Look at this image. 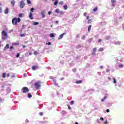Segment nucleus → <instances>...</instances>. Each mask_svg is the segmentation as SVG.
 I'll return each mask as SVG.
<instances>
[{
  "instance_id": "obj_48",
  "label": "nucleus",
  "mask_w": 124,
  "mask_h": 124,
  "mask_svg": "<svg viewBox=\"0 0 124 124\" xmlns=\"http://www.w3.org/2000/svg\"><path fill=\"white\" fill-rule=\"evenodd\" d=\"M106 111H107V113H109V112H110V110L108 109H107Z\"/></svg>"
},
{
  "instance_id": "obj_12",
  "label": "nucleus",
  "mask_w": 124,
  "mask_h": 124,
  "mask_svg": "<svg viewBox=\"0 0 124 124\" xmlns=\"http://www.w3.org/2000/svg\"><path fill=\"white\" fill-rule=\"evenodd\" d=\"M54 0H55V2H54V4L55 5H57L59 2V0H52V1H54Z\"/></svg>"
},
{
  "instance_id": "obj_21",
  "label": "nucleus",
  "mask_w": 124,
  "mask_h": 124,
  "mask_svg": "<svg viewBox=\"0 0 124 124\" xmlns=\"http://www.w3.org/2000/svg\"><path fill=\"white\" fill-rule=\"evenodd\" d=\"M112 5H114V3H116V0H111Z\"/></svg>"
},
{
  "instance_id": "obj_13",
  "label": "nucleus",
  "mask_w": 124,
  "mask_h": 124,
  "mask_svg": "<svg viewBox=\"0 0 124 124\" xmlns=\"http://www.w3.org/2000/svg\"><path fill=\"white\" fill-rule=\"evenodd\" d=\"M50 37H55V35H56L55 33H51L49 34Z\"/></svg>"
},
{
  "instance_id": "obj_55",
  "label": "nucleus",
  "mask_w": 124,
  "mask_h": 124,
  "mask_svg": "<svg viewBox=\"0 0 124 124\" xmlns=\"http://www.w3.org/2000/svg\"><path fill=\"white\" fill-rule=\"evenodd\" d=\"M23 48H26V46L25 45H23Z\"/></svg>"
},
{
  "instance_id": "obj_9",
  "label": "nucleus",
  "mask_w": 124,
  "mask_h": 124,
  "mask_svg": "<svg viewBox=\"0 0 124 124\" xmlns=\"http://www.w3.org/2000/svg\"><path fill=\"white\" fill-rule=\"evenodd\" d=\"M29 17L30 18V19H31V20H32L33 19V17L32 16V13H30Z\"/></svg>"
},
{
  "instance_id": "obj_56",
  "label": "nucleus",
  "mask_w": 124,
  "mask_h": 124,
  "mask_svg": "<svg viewBox=\"0 0 124 124\" xmlns=\"http://www.w3.org/2000/svg\"><path fill=\"white\" fill-rule=\"evenodd\" d=\"M68 109H71V107H68Z\"/></svg>"
},
{
  "instance_id": "obj_25",
  "label": "nucleus",
  "mask_w": 124,
  "mask_h": 124,
  "mask_svg": "<svg viewBox=\"0 0 124 124\" xmlns=\"http://www.w3.org/2000/svg\"><path fill=\"white\" fill-rule=\"evenodd\" d=\"M38 24H39L38 22H35L33 23V25H34V26H36V25H38Z\"/></svg>"
},
{
  "instance_id": "obj_29",
  "label": "nucleus",
  "mask_w": 124,
  "mask_h": 124,
  "mask_svg": "<svg viewBox=\"0 0 124 124\" xmlns=\"http://www.w3.org/2000/svg\"><path fill=\"white\" fill-rule=\"evenodd\" d=\"M99 51L100 52H102V51H103V48L102 47L100 48V49H99Z\"/></svg>"
},
{
  "instance_id": "obj_45",
  "label": "nucleus",
  "mask_w": 124,
  "mask_h": 124,
  "mask_svg": "<svg viewBox=\"0 0 124 124\" xmlns=\"http://www.w3.org/2000/svg\"><path fill=\"white\" fill-rule=\"evenodd\" d=\"M2 12V9L1 8H0V13H1Z\"/></svg>"
},
{
  "instance_id": "obj_14",
  "label": "nucleus",
  "mask_w": 124,
  "mask_h": 124,
  "mask_svg": "<svg viewBox=\"0 0 124 124\" xmlns=\"http://www.w3.org/2000/svg\"><path fill=\"white\" fill-rule=\"evenodd\" d=\"M11 3L13 5V6H14L15 5V0H12L11 1Z\"/></svg>"
},
{
  "instance_id": "obj_11",
  "label": "nucleus",
  "mask_w": 124,
  "mask_h": 124,
  "mask_svg": "<svg viewBox=\"0 0 124 124\" xmlns=\"http://www.w3.org/2000/svg\"><path fill=\"white\" fill-rule=\"evenodd\" d=\"M8 48H9V44H7L4 48V51H6Z\"/></svg>"
},
{
  "instance_id": "obj_2",
  "label": "nucleus",
  "mask_w": 124,
  "mask_h": 124,
  "mask_svg": "<svg viewBox=\"0 0 124 124\" xmlns=\"http://www.w3.org/2000/svg\"><path fill=\"white\" fill-rule=\"evenodd\" d=\"M20 22H21V18L19 17L17 19V18H14L12 20V23L13 25H14V26H16L17 23H20Z\"/></svg>"
},
{
  "instance_id": "obj_40",
  "label": "nucleus",
  "mask_w": 124,
  "mask_h": 124,
  "mask_svg": "<svg viewBox=\"0 0 124 124\" xmlns=\"http://www.w3.org/2000/svg\"><path fill=\"white\" fill-rule=\"evenodd\" d=\"M59 4H60L61 5H62V4H63V1H61L59 3Z\"/></svg>"
},
{
  "instance_id": "obj_43",
  "label": "nucleus",
  "mask_w": 124,
  "mask_h": 124,
  "mask_svg": "<svg viewBox=\"0 0 124 124\" xmlns=\"http://www.w3.org/2000/svg\"><path fill=\"white\" fill-rule=\"evenodd\" d=\"M39 115H40V116L43 115V112H41L39 113Z\"/></svg>"
},
{
  "instance_id": "obj_17",
  "label": "nucleus",
  "mask_w": 124,
  "mask_h": 124,
  "mask_svg": "<svg viewBox=\"0 0 124 124\" xmlns=\"http://www.w3.org/2000/svg\"><path fill=\"white\" fill-rule=\"evenodd\" d=\"M67 5H65L63 6V9H64V10H67Z\"/></svg>"
},
{
  "instance_id": "obj_30",
  "label": "nucleus",
  "mask_w": 124,
  "mask_h": 124,
  "mask_svg": "<svg viewBox=\"0 0 124 124\" xmlns=\"http://www.w3.org/2000/svg\"><path fill=\"white\" fill-rule=\"evenodd\" d=\"M5 75H6L5 73H3V74H2L3 78H5Z\"/></svg>"
},
{
  "instance_id": "obj_50",
  "label": "nucleus",
  "mask_w": 124,
  "mask_h": 124,
  "mask_svg": "<svg viewBox=\"0 0 124 124\" xmlns=\"http://www.w3.org/2000/svg\"><path fill=\"white\" fill-rule=\"evenodd\" d=\"M100 120L101 121H104V119H103V118L101 117Z\"/></svg>"
},
{
  "instance_id": "obj_7",
  "label": "nucleus",
  "mask_w": 124,
  "mask_h": 124,
  "mask_svg": "<svg viewBox=\"0 0 124 124\" xmlns=\"http://www.w3.org/2000/svg\"><path fill=\"white\" fill-rule=\"evenodd\" d=\"M65 34H66V33H63L62 34H61L59 37V40H60V39H62V37H63V36L65 35Z\"/></svg>"
},
{
  "instance_id": "obj_27",
  "label": "nucleus",
  "mask_w": 124,
  "mask_h": 124,
  "mask_svg": "<svg viewBox=\"0 0 124 124\" xmlns=\"http://www.w3.org/2000/svg\"><path fill=\"white\" fill-rule=\"evenodd\" d=\"M27 2L28 4H31V0H27Z\"/></svg>"
},
{
  "instance_id": "obj_6",
  "label": "nucleus",
  "mask_w": 124,
  "mask_h": 124,
  "mask_svg": "<svg viewBox=\"0 0 124 124\" xmlns=\"http://www.w3.org/2000/svg\"><path fill=\"white\" fill-rule=\"evenodd\" d=\"M22 92L24 93H28L29 92V89L27 87H23L22 88Z\"/></svg>"
},
{
  "instance_id": "obj_39",
  "label": "nucleus",
  "mask_w": 124,
  "mask_h": 124,
  "mask_svg": "<svg viewBox=\"0 0 124 124\" xmlns=\"http://www.w3.org/2000/svg\"><path fill=\"white\" fill-rule=\"evenodd\" d=\"M113 80H114V81H113V83H117V80H116V79L113 78Z\"/></svg>"
},
{
  "instance_id": "obj_44",
  "label": "nucleus",
  "mask_w": 124,
  "mask_h": 124,
  "mask_svg": "<svg viewBox=\"0 0 124 124\" xmlns=\"http://www.w3.org/2000/svg\"><path fill=\"white\" fill-rule=\"evenodd\" d=\"M46 44L47 45H51V42L46 43Z\"/></svg>"
},
{
  "instance_id": "obj_64",
  "label": "nucleus",
  "mask_w": 124,
  "mask_h": 124,
  "mask_svg": "<svg viewBox=\"0 0 124 124\" xmlns=\"http://www.w3.org/2000/svg\"><path fill=\"white\" fill-rule=\"evenodd\" d=\"M29 54H30V55H31V53H30Z\"/></svg>"
},
{
  "instance_id": "obj_46",
  "label": "nucleus",
  "mask_w": 124,
  "mask_h": 124,
  "mask_svg": "<svg viewBox=\"0 0 124 124\" xmlns=\"http://www.w3.org/2000/svg\"><path fill=\"white\" fill-rule=\"evenodd\" d=\"M9 76H10V74H8L7 75L6 77L8 78V77H9Z\"/></svg>"
},
{
  "instance_id": "obj_20",
  "label": "nucleus",
  "mask_w": 124,
  "mask_h": 124,
  "mask_svg": "<svg viewBox=\"0 0 124 124\" xmlns=\"http://www.w3.org/2000/svg\"><path fill=\"white\" fill-rule=\"evenodd\" d=\"M31 93H28V98H31Z\"/></svg>"
},
{
  "instance_id": "obj_49",
  "label": "nucleus",
  "mask_w": 124,
  "mask_h": 124,
  "mask_svg": "<svg viewBox=\"0 0 124 124\" xmlns=\"http://www.w3.org/2000/svg\"><path fill=\"white\" fill-rule=\"evenodd\" d=\"M107 72H109L110 71V70L109 69H108L106 70Z\"/></svg>"
},
{
  "instance_id": "obj_10",
  "label": "nucleus",
  "mask_w": 124,
  "mask_h": 124,
  "mask_svg": "<svg viewBox=\"0 0 124 124\" xmlns=\"http://www.w3.org/2000/svg\"><path fill=\"white\" fill-rule=\"evenodd\" d=\"M32 70H36V69H38V66H33L32 67Z\"/></svg>"
},
{
  "instance_id": "obj_1",
  "label": "nucleus",
  "mask_w": 124,
  "mask_h": 124,
  "mask_svg": "<svg viewBox=\"0 0 124 124\" xmlns=\"http://www.w3.org/2000/svg\"><path fill=\"white\" fill-rule=\"evenodd\" d=\"M7 37H8L7 32L4 30L2 31L1 32V38L2 40H5Z\"/></svg>"
},
{
  "instance_id": "obj_35",
  "label": "nucleus",
  "mask_w": 124,
  "mask_h": 124,
  "mask_svg": "<svg viewBox=\"0 0 124 124\" xmlns=\"http://www.w3.org/2000/svg\"><path fill=\"white\" fill-rule=\"evenodd\" d=\"M119 67H120V68H122V67H124V65H122V64L119 65Z\"/></svg>"
},
{
  "instance_id": "obj_16",
  "label": "nucleus",
  "mask_w": 124,
  "mask_h": 124,
  "mask_svg": "<svg viewBox=\"0 0 124 124\" xmlns=\"http://www.w3.org/2000/svg\"><path fill=\"white\" fill-rule=\"evenodd\" d=\"M23 16H24V14H22V13L19 14L18 15V17H19L20 18H22Z\"/></svg>"
},
{
  "instance_id": "obj_41",
  "label": "nucleus",
  "mask_w": 124,
  "mask_h": 124,
  "mask_svg": "<svg viewBox=\"0 0 124 124\" xmlns=\"http://www.w3.org/2000/svg\"><path fill=\"white\" fill-rule=\"evenodd\" d=\"M19 57H20V54L18 53L16 55V58H19Z\"/></svg>"
},
{
  "instance_id": "obj_53",
  "label": "nucleus",
  "mask_w": 124,
  "mask_h": 124,
  "mask_svg": "<svg viewBox=\"0 0 124 124\" xmlns=\"http://www.w3.org/2000/svg\"><path fill=\"white\" fill-rule=\"evenodd\" d=\"M98 42H101V39H99Z\"/></svg>"
},
{
  "instance_id": "obj_47",
  "label": "nucleus",
  "mask_w": 124,
  "mask_h": 124,
  "mask_svg": "<svg viewBox=\"0 0 124 124\" xmlns=\"http://www.w3.org/2000/svg\"><path fill=\"white\" fill-rule=\"evenodd\" d=\"M89 18H90V16H87V17H86V19L87 20H89Z\"/></svg>"
},
{
  "instance_id": "obj_42",
  "label": "nucleus",
  "mask_w": 124,
  "mask_h": 124,
  "mask_svg": "<svg viewBox=\"0 0 124 124\" xmlns=\"http://www.w3.org/2000/svg\"><path fill=\"white\" fill-rule=\"evenodd\" d=\"M12 78H15L16 77L15 75H13L11 76Z\"/></svg>"
},
{
  "instance_id": "obj_3",
  "label": "nucleus",
  "mask_w": 124,
  "mask_h": 124,
  "mask_svg": "<svg viewBox=\"0 0 124 124\" xmlns=\"http://www.w3.org/2000/svg\"><path fill=\"white\" fill-rule=\"evenodd\" d=\"M40 82H37L34 83V86L36 87V89H39L40 88Z\"/></svg>"
},
{
  "instance_id": "obj_8",
  "label": "nucleus",
  "mask_w": 124,
  "mask_h": 124,
  "mask_svg": "<svg viewBox=\"0 0 124 124\" xmlns=\"http://www.w3.org/2000/svg\"><path fill=\"white\" fill-rule=\"evenodd\" d=\"M8 12H9V9L8 7L6 8V9L4 11V13L5 14H8Z\"/></svg>"
},
{
  "instance_id": "obj_59",
  "label": "nucleus",
  "mask_w": 124,
  "mask_h": 124,
  "mask_svg": "<svg viewBox=\"0 0 124 124\" xmlns=\"http://www.w3.org/2000/svg\"><path fill=\"white\" fill-rule=\"evenodd\" d=\"M73 71H76V69H74V70H73Z\"/></svg>"
},
{
  "instance_id": "obj_38",
  "label": "nucleus",
  "mask_w": 124,
  "mask_h": 124,
  "mask_svg": "<svg viewBox=\"0 0 124 124\" xmlns=\"http://www.w3.org/2000/svg\"><path fill=\"white\" fill-rule=\"evenodd\" d=\"M91 23H92V19L89 20L88 22V24H91Z\"/></svg>"
},
{
  "instance_id": "obj_60",
  "label": "nucleus",
  "mask_w": 124,
  "mask_h": 124,
  "mask_svg": "<svg viewBox=\"0 0 124 124\" xmlns=\"http://www.w3.org/2000/svg\"><path fill=\"white\" fill-rule=\"evenodd\" d=\"M101 101H102V102H103V101H104V99H102V100H101Z\"/></svg>"
},
{
  "instance_id": "obj_37",
  "label": "nucleus",
  "mask_w": 124,
  "mask_h": 124,
  "mask_svg": "<svg viewBox=\"0 0 124 124\" xmlns=\"http://www.w3.org/2000/svg\"><path fill=\"white\" fill-rule=\"evenodd\" d=\"M84 16H87V15H88V13H87L86 12H85L83 14Z\"/></svg>"
},
{
  "instance_id": "obj_54",
  "label": "nucleus",
  "mask_w": 124,
  "mask_h": 124,
  "mask_svg": "<svg viewBox=\"0 0 124 124\" xmlns=\"http://www.w3.org/2000/svg\"><path fill=\"white\" fill-rule=\"evenodd\" d=\"M10 49H13V46H11L10 47Z\"/></svg>"
},
{
  "instance_id": "obj_15",
  "label": "nucleus",
  "mask_w": 124,
  "mask_h": 124,
  "mask_svg": "<svg viewBox=\"0 0 124 124\" xmlns=\"http://www.w3.org/2000/svg\"><path fill=\"white\" fill-rule=\"evenodd\" d=\"M55 12L56 13H57L58 14H59L60 13V10L59 9H57L55 10Z\"/></svg>"
},
{
  "instance_id": "obj_63",
  "label": "nucleus",
  "mask_w": 124,
  "mask_h": 124,
  "mask_svg": "<svg viewBox=\"0 0 124 124\" xmlns=\"http://www.w3.org/2000/svg\"><path fill=\"white\" fill-rule=\"evenodd\" d=\"M1 42H0V44H1Z\"/></svg>"
},
{
  "instance_id": "obj_19",
  "label": "nucleus",
  "mask_w": 124,
  "mask_h": 124,
  "mask_svg": "<svg viewBox=\"0 0 124 124\" xmlns=\"http://www.w3.org/2000/svg\"><path fill=\"white\" fill-rule=\"evenodd\" d=\"M93 52L92 53V55H94V52H96V48H94L93 49Z\"/></svg>"
},
{
  "instance_id": "obj_33",
  "label": "nucleus",
  "mask_w": 124,
  "mask_h": 124,
  "mask_svg": "<svg viewBox=\"0 0 124 124\" xmlns=\"http://www.w3.org/2000/svg\"><path fill=\"white\" fill-rule=\"evenodd\" d=\"M59 14H61V15H62V14H63V12L60 11Z\"/></svg>"
},
{
  "instance_id": "obj_62",
  "label": "nucleus",
  "mask_w": 124,
  "mask_h": 124,
  "mask_svg": "<svg viewBox=\"0 0 124 124\" xmlns=\"http://www.w3.org/2000/svg\"><path fill=\"white\" fill-rule=\"evenodd\" d=\"M75 124H78V123L76 122V123H75Z\"/></svg>"
},
{
  "instance_id": "obj_57",
  "label": "nucleus",
  "mask_w": 124,
  "mask_h": 124,
  "mask_svg": "<svg viewBox=\"0 0 124 124\" xmlns=\"http://www.w3.org/2000/svg\"><path fill=\"white\" fill-rule=\"evenodd\" d=\"M56 23L57 24H58V23H59V21H56Z\"/></svg>"
},
{
  "instance_id": "obj_18",
  "label": "nucleus",
  "mask_w": 124,
  "mask_h": 124,
  "mask_svg": "<svg viewBox=\"0 0 124 124\" xmlns=\"http://www.w3.org/2000/svg\"><path fill=\"white\" fill-rule=\"evenodd\" d=\"M12 45H14L15 46L19 45V43H13Z\"/></svg>"
},
{
  "instance_id": "obj_24",
  "label": "nucleus",
  "mask_w": 124,
  "mask_h": 124,
  "mask_svg": "<svg viewBox=\"0 0 124 124\" xmlns=\"http://www.w3.org/2000/svg\"><path fill=\"white\" fill-rule=\"evenodd\" d=\"M76 83L77 84H81V83H82V81L81 80H78V81H77Z\"/></svg>"
},
{
  "instance_id": "obj_36",
  "label": "nucleus",
  "mask_w": 124,
  "mask_h": 124,
  "mask_svg": "<svg viewBox=\"0 0 124 124\" xmlns=\"http://www.w3.org/2000/svg\"><path fill=\"white\" fill-rule=\"evenodd\" d=\"M37 54H38V52L37 51H34V55H37Z\"/></svg>"
},
{
  "instance_id": "obj_31",
  "label": "nucleus",
  "mask_w": 124,
  "mask_h": 124,
  "mask_svg": "<svg viewBox=\"0 0 124 124\" xmlns=\"http://www.w3.org/2000/svg\"><path fill=\"white\" fill-rule=\"evenodd\" d=\"M48 15H51L52 14V11H49L48 12Z\"/></svg>"
},
{
  "instance_id": "obj_23",
  "label": "nucleus",
  "mask_w": 124,
  "mask_h": 124,
  "mask_svg": "<svg viewBox=\"0 0 124 124\" xmlns=\"http://www.w3.org/2000/svg\"><path fill=\"white\" fill-rule=\"evenodd\" d=\"M26 33L21 34H20V36H21V37H24V36H26Z\"/></svg>"
},
{
  "instance_id": "obj_58",
  "label": "nucleus",
  "mask_w": 124,
  "mask_h": 124,
  "mask_svg": "<svg viewBox=\"0 0 124 124\" xmlns=\"http://www.w3.org/2000/svg\"><path fill=\"white\" fill-rule=\"evenodd\" d=\"M26 123H29V121H28V120H26Z\"/></svg>"
},
{
  "instance_id": "obj_28",
  "label": "nucleus",
  "mask_w": 124,
  "mask_h": 124,
  "mask_svg": "<svg viewBox=\"0 0 124 124\" xmlns=\"http://www.w3.org/2000/svg\"><path fill=\"white\" fill-rule=\"evenodd\" d=\"M30 11H31V12H33L34 11V8H31Z\"/></svg>"
},
{
  "instance_id": "obj_5",
  "label": "nucleus",
  "mask_w": 124,
  "mask_h": 124,
  "mask_svg": "<svg viewBox=\"0 0 124 124\" xmlns=\"http://www.w3.org/2000/svg\"><path fill=\"white\" fill-rule=\"evenodd\" d=\"M46 13V11L45 10H43L41 12V14L42 15V18H45L46 17V15L45 14Z\"/></svg>"
},
{
  "instance_id": "obj_61",
  "label": "nucleus",
  "mask_w": 124,
  "mask_h": 124,
  "mask_svg": "<svg viewBox=\"0 0 124 124\" xmlns=\"http://www.w3.org/2000/svg\"><path fill=\"white\" fill-rule=\"evenodd\" d=\"M54 84L56 86H57V83H56L55 82H54Z\"/></svg>"
},
{
  "instance_id": "obj_4",
  "label": "nucleus",
  "mask_w": 124,
  "mask_h": 124,
  "mask_svg": "<svg viewBox=\"0 0 124 124\" xmlns=\"http://www.w3.org/2000/svg\"><path fill=\"white\" fill-rule=\"evenodd\" d=\"M19 6L20 8H24V7H25V2H24V0H21L20 1Z\"/></svg>"
},
{
  "instance_id": "obj_34",
  "label": "nucleus",
  "mask_w": 124,
  "mask_h": 124,
  "mask_svg": "<svg viewBox=\"0 0 124 124\" xmlns=\"http://www.w3.org/2000/svg\"><path fill=\"white\" fill-rule=\"evenodd\" d=\"M70 104L71 105H73L74 104V101H71V102H70Z\"/></svg>"
},
{
  "instance_id": "obj_51",
  "label": "nucleus",
  "mask_w": 124,
  "mask_h": 124,
  "mask_svg": "<svg viewBox=\"0 0 124 124\" xmlns=\"http://www.w3.org/2000/svg\"><path fill=\"white\" fill-rule=\"evenodd\" d=\"M104 124H107V120H106L105 123H104Z\"/></svg>"
},
{
  "instance_id": "obj_32",
  "label": "nucleus",
  "mask_w": 124,
  "mask_h": 124,
  "mask_svg": "<svg viewBox=\"0 0 124 124\" xmlns=\"http://www.w3.org/2000/svg\"><path fill=\"white\" fill-rule=\"evenodd\" d=\"M96 10H97V7H95L94 8V9L93 10V11H94V12H95V11H96Z\"/></svg>"
},
{
  "instance_id": "obj_52",
  "label": "nucleus",
  "mask_w": 124,
  "mask_h": 124,
  "mask_svg": "<svg viewBox=\"0 0 124 124\" xmlns=\"http://www.w3.org/2000/svg\"><path fill=\"white\" fill-rule=\"evenodd\" d=\"M100 68H101V69L103 68V66H100Z\"/></svg>"
},
{
  "instance_id": "obj_26",
  "label": "nucleus",
  "mask_w": 124,
  "mask_h": 124,
  "mask_svg": "<svg viewBox=\"0 0 124 124\" xmlns=\"http://www.w3.org/2000/svg\"><path fill=\"white\" fill-rule=\"evenodd\" d=\"M91 29H92V25H90L88 27V31H91Z\"/></svg>"
},
{
  "instance_id": "obj_22",
  "label": "nucleus",
  "mask_w": 124,
  "mask_h": 124,
  "mask_svg": "<svg viewBox=\"0 0 124 124\" xmlns=\"http://www.w3.org/2000/svg\"><path fill=\"white\" fill-rule=\"evenodd\" d=\"M115 44L116 45H120V44H121V43L120 42H115Z\"/></svg>"
}]
</instances>
